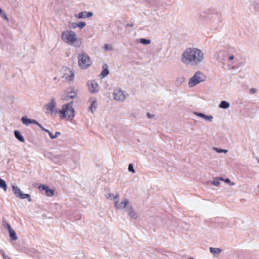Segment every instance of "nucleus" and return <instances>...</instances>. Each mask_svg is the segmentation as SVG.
Masks as SVG:
<instances>
[{
    "instance_id": "f257e3e1",
    "label": "nucleus",
    "mask_w": 259,
    "mask_h": 259,
    "mask_svg": "<svg viewBox=\"0 0 259 259\" xmlns=\"http://www.w3.org/2000/svg\"><path fill=\"white\" fill-rule=\"evenodd\" d=\"M180 60L186 66H198L204 62V53L198 48L188 47L181 54Z\"/></svg>"
},
{
    "instance_id": "f03ea898",
    "label": "nucleus",
    "mask_w": 259,
    "mask_h": 259,
    "mask_svg": "<svg viewBox=\"0 0 259 259\" xmlns=\"http://www.w3.org/2000/svg\"><path fill=\"white\" fill-rule=\"evenodd\" d=\"M61 38L65 43L74 47H80L82 43L81 39L78 38L76 33L71 30L63 31Z\"/></svg>"
},
{
    "instance_id": "7ed1b4c3",
    "label": "nucleus",
    "mask_w": 259,
    "mask_h": 259,
    "mask_svg": "<svg viewBox=\"0 0 259 259\" xmlns=\"http://www.w3.org/2000/svg\"><path fill=\"white\" fill-rule=\"evenodd\" d=\"M61 119H66L71 121L75 115V109L73 107V102L65 104L62 105V108L58 111Z\"/></svg>"
},
{
    "instance_id": "20e7f679",
    "label": "nucleus",
    "mask_w": 259,
    "mask_h": 259,
    "mask_svg": "<svg viewBox=\"0 0 259 259\" xmlns=\"http://www.w3.org/2000/svg\"><path fill=\"white\" fill-rule=\"evenodd\" d=\"M77 63L80 69L84 70L92 65V61L86 53L82 52L78 56Z\"/></svg>"
},
{
    "instance_id": "39448f33",
    "label": "nucleus",
    "mask_w": 259,
    "mask_h": 259,
    "mask_svg": "<svg viewBox=\"0 0 259 259\" xmlns=\"http://www.w3.org/2000/svg\"><path fill=\"white\" fill-rule=\"evenodd\" d=\"M205 79L206 76L205 74L200 71H197L189 80L188 85L189 88L194 87L198 84L204 81Z\"/></svg>"
},
{
    "instance_id": "423d86ee",
    "label": "nucleus",
    "mask_w": 259,
    "mask_h": 259,
    "mask_svg": "<svg viewBox=\"0 0 259 259\" xmlns=\"http://www.w3.org/2000/svg\"><path fill=\"white\" fill-rule=\"evenodd\" d=\"M128 97V94L121 88L114 90L113 93V99L118 102H123Z\"/></svg>"
},
{
    "instance_id": "0eeeda50",
    "label": "nucleus",
    "mask_w": 259,
    "mask_h": 259,
    "mask_svg": "<svg viewBox=\"0 0 259 259\" xmlns=\"http://www.w3.org/2000/svg\"><path fill=\"white\" fill-rule=\"evenodd\" d=\"M44 109L47 113H50L51 115L56 114L58 113L56 109V100L54 98H51L49 103L45 105Z\"/></svg>"
},
{
    "instance_id": "6e6552de",
    "label": "nucleus",
    "mask_w": 259,
    "mask_h": 259,
    "mask_svg": "<svg viewBox=\"0 0 259 259\" xmlns=\"http://www.w3.org/2000/svg\"><path fill=\"white\" fill-rule=\"evenodd\" d=\"M77 91L73 87L67 89L65 92L62 95V99L65 101H69L76 97Z\"/></svg>"
},
{
    "instance_id": "1a4fd4ad",
    "label": "nucleus",
    "mask_w": 259,
    "mask_h": 259,
    "mask_svg": "<svg viewBox=\"0 0 259 259\" xmlns=\"http://www.w3.org/2000/svg\"><path fill=\"white\" fill-rule=\"evenodd\" d=\"M63 78L66 81L70 82L73 80L74 78V72L70 68L64 67L62 70Z\"/></svg>"
},
{
    "instance_id": "9d476101",
    "label": "nucleus",
    "mask_w": 259,
    "mask_h": 259,
    "mask_svg": "<svg viewBox=\"0 0 259 259\" xmlns=\"http://www.w3.org/2000/svg\"><path fill=\"white\" fill-rule=\"evenodd\" d=\"M131 204L130 200L127 198H123L121 201L118 199L114 203V206L116 209L121 210L126 209L127 207Z\"/></svg>"
},
{
    "instance_id": "9b49d317",
    "label": "nucleus",
    "mask_w": 259,
    "mask_h": 259,
    "mask_svg": "<svg viewBox=\"0 0 259 259\" xmlns=\"http://www.w3.org/2000/svg\"><path fill=\"white\" fill-rule=\"evenodd\" d=\"M89 92L92 94L97 93L100 90V86L95 80H90L87 82Z\"/></svg>"
},
{
    "instance_id": "f8f14e48",
    "label": "nucleus",
    "mask_w": 259,
    "mask_h": 259,
    "mask_svg": "<svg viewBox=\"0 0 259 259\" xmlns=\"http://www.w3.org/2000/svg\"><path fill=\"white\" fill-rule=\"evenodd\" d=\"M238 59L235 57L233 55L229 56L227 62L228 66L230 69H236L238 68Z\"/></svg>"
},
{
    "instance_id": "ddd939ff",
    "label": "nucleus",
    "mask_w": 259,
    "mask_h": 259,
    "mask_svg": "<svg viewBox=\"0 0 259 259\" xmlns=\"http://www.w3.org/2000/svg\"><path fill=\"white\" fill-rule=\"evenodd\" d=\"M93 13L91 12L83 11L74 15V17L77 19H85L92 17Z\"/></svg>"
},
{
    "instance_id": "4468645a",
    "label": "nucleus",
    "mask_w": 259,
    "mask_h": 259,
    "mask_svg": "<svg viewBox=\"0 0 259 259\" xmlns=\"http://www.w3.org/2000/svg\"><path fill=\"white\" fill-rule=\"evenodd\" d=\"M125 210L131 218L134 219H137L138 218V214L131 203L129 206H128V207H127Z\"/></svg>"
},
{
    "instance_id": "2eb2a0df",
    "label": "nucleus",
    "mask_w": 259,
    "mask_h": 259,
    "mask_svg": "<svg viewBox=\"0 0 259 259\" xmlns=\"http://www.w3.org/2000/svg\"><path fill=\"white\" fill-rule=\"evenodd\" d=\"M89 101L91 103L89 110L92 112V113H94L98 106L97 99L95 97H92L90 99Z\"/></svg>"
},
{
    "instance_id": "dca6fc26",
    "label": "nucleus",
    "mask_w": 259,
    "mask_h": 259,
    "mask_svg": "<svg viewBox=\"0 0 259 259\" xmlns=\"http://www.w3.org/2000/svg\"><path fill=\"white\" fill-rule=\"evenodd\" d=\"M194 114L196 116L204 119L205 120L209 122H212L213 119V117L212 115H207L203 113H199L195 112Z\"/></svg>"
},
{
    "instance_id": "f3484780",
    "label": "nucleus",
    "mask_w": 259,
    "mask_h": 259,
    "mask_svg": "<svg viewBox=\"0 0 259 259\" xmlns=\"http://www.w3.org/2000/svg\"><path fill=\"white\" fill-rule=\"evenodd\" d=\"M26 253L34 257L39 258L41 255V253L37 250L33 248H29Z\"/></svg>"
},
{
    "instance_id": "a211bd4d",
    "label": "nucleus",
    "mask_w": 259,
    "mask_h": 259,
    "mask_svg": "<svg viewBox=\"0 0 259 259\" xmlns=\"http://www.w3.org/2000/svg\"><path fill=\"white\" fill-rule=\"evenodd\" d=\"M17 197L21 199H27L29 202L32 201V199L29 194L24 193L20 189L17 188Z\"/></svg>"
},
{
    "instance_id": "6ab92c4d",
    "label": "nucleus",
    "mask_w": 259,
    "mask_h": 259,
    "mask_svg": "<svg viewBox=\"0 0 259 259\" xmlns=\"http://www.w3.org/2000/svg\"><path fill=\"white\" fill-rule=\"evenodd\" d=\"M22 123L28 126L30 124H38V122L34 119H31L29 118H28L27 116H23L21 119Z\"/></svg>"
},
{
    "instance_id": "aec40b11",
    "label": "nucleus",
    "mask_w": 259,
    "mask_h": 259,
    "mask_svg": "<svg viewBox=\"0 0 259 259\" xmlns=\"http://www.w3.org/2000/svg\"><path fill=\"white\" fill-rule=\"evenodd\" d=\"M209 251L214 256H217L219 255L222 252L223 250L220 248L210 247Z\"/></svg>"
},
{
    "instance_id": "412c9836",
    "label": "nucleus",
    "mask_w": 259,
    "mask_h": 259,
    "mask_svg": "<svg viewBox=\"0 0 259 259\" xmlns=\"http://www.w3.org/2000/svg\"><path fill=\"white\" fill-rule=\"evenodd\" d=\"M103 70L100 74V76L102 78L106 77L109 73V71L108 69V65L107 64H104L103 65Z\"/></svg>"
},
{
    "instance_id": "4be33fe9",
    "label": "nucleus",
    "mask_w": 259,
    "mask_h": 259,
    "mask_svg": "<svg viewBox=\"0 0 259 259\" xmlns=\"http://www.w3.org/2000/svg\"><path fill=\"white\" fill-rule=\"evenodd\" d=\"M185 77L183 76H179L177 78L175 82V84L177 87L181 86L185 81Z\"/></svg>"
},
{
    "instance_id": "5701e85b",
    "label": "nucleus",
    "mask_w": 259,
    "mask_h": 259,
    "mask_svg": "<svg viewBox=\"0 0 259 259\" xmlns=\"http://www.w3.org/2000/svg\"><path fill=\"white\" fill-rule=\"evenodd\" d=\"M106 197L108 199L113 200L114 202L116 201L118 199H119V195L118 194H114L113 193H109L106 195Z\"/></svg>"
},
{
    "instance_id": "b1692460",
    "label": "nucleus",
    "mask_w": 259,
    "mask_h": 259,
    "mask_svg": "<svg viewBox=\"0 0 259 259\" xmlns=\"http://www.w3.org/2000/svg\"><path fill=\"white\" fill-rule=\"evenodd\" d=\"M230 106V103L227 101H223L219 104V107L222 109H227Z\"/></svg>"
},
{
    "instance_id": "393cba45",
    "label": "nucleus",
    "mask_w": 259,
    "mask_h": 259,
    "mask_svg": "<svg viewBox=\"0 0 259 259\" xmlns=\"http://www.w3.org/2000/svg\"><path fill=\"white\" fill-rule=\"evenodd\" d=\"M0 188L4 189L5 191L7 189V185L5 181L1 178H0Z\"/></svg>"
},
{
    "instance_id": "a878e982",
    "label": "nucleus",
    "mask_w": 259,
    "mask_h": 259,
    "mask_svg": "<svg viewBox=\"0 0 259 259\" xmlns=\"http://www.w3.org/2000/svg\"><path fill=\"white\" fill-rule=\"evenodd\" d=\"M10 236L12 240H16V233L15 231L13 229H10L9 230Z\"/></svg>"
},
{
    "instance_id": "bb28decb",
    "label": "nucleus",
    "mask_w": 259,
    "mask_h": 259,
    "mask_svg": "<svg viewBox=\"0 0 259 259\" xmlns=\"http://www.w3.org/2000/svg\"><path fill=\"white\" fill-rule=\"evenodd\" d=\"M212 149L218 153H226L228 152V150L227 149H222L218 148L217 147H213Z\"/></svg>"
},
{
    "instance_id": "cd10ccee",
    "label": "nucleus",
    "mask_w": 259,
    "mask_h": 259,
    "mask_svg": "<svg viewBox=\"0 0 259 259\" xmlns=\"http://www.w3.org/2000/svg\"><path fill=\"white\" fill-rule=\"evenodd\" d=\"M45 193L48 196H52L54 195V192L53 190L50 189L49 187L48 189L46 190Z\"/></svg>"
},
{
    "instance_id": "c85d7f7f",
    "label": "nucleus",
    "mask_w": 259,
    "mask_h": 259,
    "mask_svg": "<svg viewBox=\"0 0 259 259\" xmlns=\"http://www.w3.org/2000/svg\"><path fill=\"white\" fill-rule=\"evenodd\" d=\"M139 42L144 45H148V44H150L151 41L150 39H146L145 38H141L139 40Z\"/></svg>"
},
{
    "instance_id": "c756f323",
    "label": "nucleus",
    "mask_w": 259,
    "mask_h": 259,
    "mask_svg": "<svg viewBox=\"0 0 259 259\" xmlns=\"http://www.w3.org/2000/svg\"><path fill=\"white\" fill-rule=\"evenodd\" d=\"M86 25H87V24L85 22L80 21V22H78L77 27H78L80 29H82L86 26Z\"/></svg>"
},
{
    "instance_id": "7c9ffc66",
    "label": "nucleus",
    "mask_w": 259,
    "mask_h": 259,
    "mask_svg": "<svg viewBox=\"0 0 259 259\" xmlns=\"http://www.w3.org/2000/svg\"><path fill=\"white\" fill-rule=\"evenodd\" d=\"M78 22H72L70 23L69 28L71 29H75L77 27Z\"/></svg>"
},
{
    "instance_id": "2f4dec72",
    "label": "nucleus",
    "mask_w": 259,
    "mask_h": 259,
    "mask_svg": "<svg viewBox=\"0 0 259 259\" xmlns=\"http://www.w3.org/2000/svg\"><path fill=\"white\" fill-rule=\"evenodd\" d=\"M17 140H19L22 142H24L25 140L23 136L21 135L20 133L17 131Z\"/></svg>"
},
{
    "instance_id": "473e14b6",
    "label": "nucleus",
    "mask_w": 259,
    "mask_h": 259,
    "mask_svg": "<svg viewBox=\"0 0 259 259\" xmlns=\"http://www.w3.org/2000/svg\"><path fill=\"white\" fill-rule=\"evenodd\" d=\"M104 49L105 51H112L113 48L110 45L105 44L104 46Z\"/></svg>"
},
{
    "instance_id": "72a5a7b5",
    "label": "nucleus",
    "mask_w": 259,
    "mask_h": 259,
    "mask_svg": "<svg viewBox=\"0 0 259 259\" xmlns=\"http://www.w3.org/2000/svg\"><path fill=\"white\" fill-rule=\"evenodd\" d=\"M48 188L49 187L48 186L45 185H41L38 187V189L40 191H45V192Z\"/></svg>"
},
{
    "instance_id": "f704fd0d",
    "label": "nucleus",
    "mask_w": 259,
    "mask_h": 259,
    "mask_svg": "<svg viewBox=\"0 0 259 259\" xmlns=\"http://www.w3.org/2000/svg\"><path fill=\"white\" fill-rule=\"evenodd\" d=\"M211 183L214 186H218V187L220 185V183L219 182V181L218 179V178H217L215 180H214L213 181H212Z\"/></svg>"
},
{
    "instance_id": "c9c22d12",
    "label": "nucleus",
    "mask_w": 259,
    "mask_h": 259,
    "mask_svg": "<svg viewBox=\"0 0 259 259\" xmlns=\"http://www.w3.org/2000/svg\"><path fill=\"white\" fill-rule=\"evenodd\" d=\"M128 170L129 171H131V172H133V174H135L136 172V171L134 168L133 165L132 163H130L128 165Z\"/></svg>"
},
{
    "instance_id": "e433bc0d",
    "label": "nucleus",
    "mask_w": 259,
    "mask_h": 259,
    "mask_svg": "<svg viewBox=\"0 0 259 259\" xmlns=\"http://www.w3.org/2000/svg\"><path fill=\"white\" fill-rule=\"evenodd\" d=\"M3 225L5 227L7 228L8 230L12 229L11 225L7 223L6 221H3Z\"/></svg>"
},
{
    "instance_id": "4c0bfd02",
    "label": "nucleus",
    "mask_w": 259,
    "mask_h": 259,
    "mask_svg": "<svg viewBox=\"0 0 259 259\" xmlns=\"http://www.w3.org/2000/svg\"><path fill=\"white\" fill-rule=\"evenodd\" d=\"M37 125H38L42 131H44V132H46V133H48L49 132V130L46 129L45 128H44L40 123H39L38 122V124H36Z\"/></svg>"
},
{
    "instance_id": "58836bf2",
    "label": "nucleus",
    "mask_w": 259,
    "mask_h": 259,
    "mask_svg": "<svg viewBox=\"0 0 259 259\" xmlns=\"http://www.w3.org/2000/svg\"><path fill=\"white\" fill-rule=\"evenodd\" d=\"M224 181L226 183L229 184L231 186H234V183H233V182H231L230 181V180L228 178H227V179H225Z\"/></svg>"
},
{
    "instance_id": "ea45409f",
    "label": "nucleus",
    "mask_w": 259,
    "mask_h": 259,
    "mask_svg": "<svg viewBox=\"0 0 259 259\" xmlns=\"http://www.w3.org/2000/svg\"><path fill=\"white\" fill-rule=\"evenodd\" d=\"M0 253L2 254V256H3L4 259H6L7 258H9L8 256H7L4 251L0 249Z\"/></svg>"
},
{
    "instance_id": "a19ab883",
    "label": "nucleus",
    "mask_w": 259,
    "mask_h": 259,
    "mask_svg": "<svg viewBox=\"0 0 259 259\" xmlns=\"http://www.w3.org/2000/svg\"><path fill=\"white\" fill-rule=\"evenodd\" d=\"M47 133L49 134V135L50 136V137L52 139H55V136H54V135L51 132L49 131V132H48Z\"/></svg>"
},
{
    "instance_id": "79ce46f5",
    "label": "nucleus",
    "mask_w": 259,
    "mask_h": 259,
    "mask_svg": "<svg viewBox=\"0 0 259 259\" xmlns=\"http://www.w3.org/2000/svg\"><path fill=\"white\" fill-rule=\"evenodd\" d=\"M12 188L14 194L16 195V185H13L12 186Z\"/></svg>"
},
{
    "instance_id": "37998d69",
    "label": "nucleus",
    "mask_w": 259,
    "mask_h": 259,
    "mask_svg": "<svg viewBox=\"0 0 259 259\" xmlns=\"http://www.w3.org/2000/svg\"><path fill=\"white\" fill-rule=\"evenodd\" d=\"M1 16L2 17L6 20H7V21L8 20V18L5 13H4L2 15H1Z\"/></svg>"
},
{
    "instance_id": "c03bdc74",
    "label": "nucleus",
    "mask_w": 259,
    "mask_h": 259,
    "mask_svg": "<svg viewBox=\"0 0 259 259\" xmlns=\"http://www.w3.org/2000/svg\"><path fill=\"white\" fill-rule=\"evenodd\" d=\"M147 117H148L149 118H151L153 117V115L150 114V113H147Z\"/></svg>"
},
{
    "instance_id": "a18cd8bd",
    "label": "nucleus",
    "mask_w": 259,
    "mask_h": 259,
    "mask_svg": "<svg viewBox=\"0 0 259 259\" xmlns=\"http://www.w3.org/2000/svg\"><path fill=\"white\" fill-rule=\"evenodd\" d=\"M60 133L59 132H57L55 133V135H54V136H55V138H56L58 136L60 135Z\"/></svg>"
},
{
    "instance_id": "49530a36",
    "label": "nucleus",
    "mask_w": 259,
    "mask_h": 259,
    "mask_svg": "<svg viewBox=\"0 0 259 259\" xmlns=\"http://www.w3.org/2000/svg\"><path fill=\"white\" fill-rule=\"evenodd\" d=\"M218 179L219 180H219H221V181H224V180H224L223 178H222V177H219V178H218Z\"/></svg>"
},
{
    "instance_id": "de8ad7c7",
    "label": "nucleus",
    "mask_w": 259,
    "mask_h": 259,
    "mask_svg": "<svg viewBox=\"0 0 259 259\" xmlns=\"http://www.w3.org/2000/svg\"><path fill=\"white\" fill-rule=\"evenodd\" d=\"M4 13V11L0 8V15H2Z\"/></svg>"
},
{
    "instance_id": "09e8293b",
    "label": "nucleus",
    "mask_w": 259,
    "mask_h": 259,
    "mask_svg": "<svg viewBox=\"0 0 259 259\" xmlns=\"http://www.w3.org/2000/svg\"><path fill=\"white\" fill-rule=\"evenodd\" d=\"M16 134H17V132H16V130H14V136L16 138Z\"/></svg>"
},
{
    "instance_id": "8fccbe9b",
    "label": "nucleus",
    "mask_w": 259,
    "mask_h": 259,
    "mask_svg": "<svg viewBox=\"0 0 259 259\" xmlns=\"http://www.w3.org/2000/svg\"><path fill=\"white\" fill-rule=\"evenodd\" d=\"M251 91L254 93L255 92V90L254 89H251Z\"/></svg>"
},
{
    "instance_id": "3c124183",
    "label": "nucleus",
    "mask_w": 259,
    "mask_h": 259,
    "mask_svg": "<svg viewBox=\"0 0 259 259\" xmlns=\"http://www.w3.org/2000/svg\"><path fill=\"white\" fill-rule=\"evenodd\" d=\"M188 259H194V258L192 257H190L188 258Z\"/></svg>"
}]
</instances>
